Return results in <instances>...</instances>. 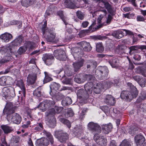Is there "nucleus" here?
<instances>
[{
	"mask_svg": "<svg viewBox=\"0 0 146 146\" xmlns=\"http://www.w3.org/2000/svg\"><path fill=\"white\" fill-rule=\"evenodd\" d=\"M4 115H7V119L9 122L19 124L21 121V118L17 113H14V109L13 104L11 102L7 103L3 111Z\"/></svg>",
	"mask_w": 146,
	"mask_h": 146,
	"instance_id": "nucleus-1",
	"label": "nucleus"
},
{
	"mask_svg": "<svg viewBox=\"0 0 146 146\" xmlns=\"http://www.w3.org/2000/svg\"><path fill=\"white\" fill-rule=\"evenodd\" d=\"M127 86L132 90V92H129L127 91H122L120 95L122 99L130 101L134 98H136L137 95V92L136 88L131 83H128Z\"/></svg>",
	"mask_w": 146,
	"mask_h": 146,
	"instance_id": "nucleus-2",
	"label": "nucleus"
},
{
	"mask_svg": "<svg viewBox=\"0 0 146 146\" xmlns=\"http://www.w3.org/2000/svg\"><path fill=\"white\" fill-rule=\"evenodd\" d=\"M46 25L44 24L42 28L43 36L47 42H55L56 35L50 30L46 27Z\"/></svg>",
	"mask_w": 146,
	"mask_h": 146,
	"instance_id": "nucleus-3",
	"label": "nucleus"
},
{
	"mask_svg": "<svg viewBox=\"0 0 146 146\" xmlns=\"http://www.w3.org/2000/svg\"><path fill=\"white\" fill-rule=\"evenodd\" d=\"M2 95L6 100H11L15 96V89L13 87L4 88L2 90Z\"/></svg>",
	"mask_w": 146,
	"mask_h": 146,
	"instance_id": "nucleus-4",
	"label": "nucleus"
},
{
	"mask_svg": "<svg viewBox=\"0 0 146 146\" xmlns=\"http://www.w3.org/2000/svg\"><path fill=\"white\" fill-rule=\"evenodd\" d=\"M54 135L61 143L66 142L68 139V135L66 133H64L62 130L55 131Z\"/></svg>",
	"mask_w": 146,
	"mask_h": 146,
	"instance_id": "nucleus-5",
	"label": "nucleus"
},
{
	"mask_svg": "<svg viewBox=\"0 0 146 146\" xmlns=\"http://www.w3.org/2000/svg\"><path fill=\"white\" fill-rule=\"evenodd\" d=\"M88 129L92 132L95 133H100L101 132V127L97 123L91 122H89L88 125Z\"/></svg>",
	"mask_w": 146,
	"mask_h": 146,
	"instance_id": "nucleus-6",
	"label": "nucleus"
},
{
	"mask_svg": "<svg viewBox=\"0 0 146 146\" xmlns=\"http://www.w3.org/2000/svg\"><path fill=\"white\" fill-rule=\"evenodd\" d=\"M63 108L60 107L55 106L54 108H52L48 110L46 113V115L49 117L51 115H55L56 113L58 114L60 113L63 110Z\"/></svg>",
	"mask_w": 146,
	"mask_h": 146,
	"instance_id": "nucleus-7",
	"label": "nucleus"
},
{
	"mask_svg": "<svg viewBox=\"0 0 146 146\" xmlns=\"http://www.w3.org/2000/svg\"><path fill=\"white\" fill-rule=\"evenodd\" d=\"M40 74L39 70L37 68L36 70V73H33L32 74L29 75L27 77V82L28 84H34L36 79L37 75Z\"/></svg>",
	"mask_w": 146,
	"mask_h": 146,
	"instance_id": "nucleus-8",
	"label": "nucleus"
},
{
	"mask_svg": "<svg viewBox=\"0 0 146 146\" xmlns=\"http://www.w3.org/2000/svg\"><path fill=\"white\" fill-rule=\"evenodd\" d=\"M42 59L46 65L49 66L51 65L53 62L54 57L50 54H45L43 55Z\"/></svg>",
	"mask_w": 146,
	"mask_h": 146,
	"instance_id": "nucleus-9",
	"label": "nucleus"
},
{
	"mask_svg": "<svg viewBox=\"0 0 146 146\" xmlns=\"http://www.w3.org/2000/svg\"><path fill=\"white\" fill-rule=\"evenodd\" d=\"M54 54L56 58L60 60H64L66 58L65 52L61 49L55 50Z\"/></svg>",
	"mask_w": 146,
	"mask_h": 146,
	"instance_id": "nucleus-10",
	"label": "nucleus"
},
{
	"mask_svg": "<svg viewBox=\"0 0 146 146\" xmlns=\"http://www.w3.org/2000/svg\"><path fill=\"white\" fill-rule=\"evenodd\" d=\"M13 37L12 35L7 32H5L0 35V39L2 41L6 42L10 41Z\"/></svg>",
	"mask_w": 146,
	"mask_h": 146,
	"instance_id": "nucleus-11",
	"label": "nucleus"
},
{
	"mask_svg": "<svg viewBox=\"0 0 146 146\" xmlns=\"http://www.w3.org/2000/svg\"><path fill=\"white\" fill-rule=\"evenodd\" d=\"M104 102L108 105H114L115 103V100L114 98L111 95H107L104 99Z\"/></svg>",
	"mask_w": 146,
	"mask_h": 146,
	"instance_id": "nucleus-12",
	"label": "nucleus"
},
{
	"mask_svg": "<svg viewBox=\"0 0 146 146\" xmlns=\"http://www.w3.org/2000/svg\"><path fill=\"white\" fill-rule=\"evenodd\" d=\"M50 87L51 90L50 94L51 96H53L55 94L56 91L58 90L60 85L56 82H52Z\"/></svg>",
	"mask_w": 146,
	"mask_h": 146,
	"instance_id": "nucleus-13",
	"label": "nucleus"
},
{
	"mask_svg": "<svg viewBox=\"0 0 146 146\" xmlns=\"http://www.w3.org/2000/svg\"><path fill=\"white\" fill-rule=\"evenodd\" d=\"M46 115L47 117V124L50 127L54 128L56 125V119L54 116L51 115L50 116L48 117Z\"/></svg>",
	"mask_w": 146,
	"mask_h": 146,
	"instance_id": "nucleus-14",
	"label": "nucleus"
},
{
	"mask_svg": "<svg viewBox=\"0 0 146 146\" xmlns=\"http://www.w3.org/2000/svg\"><path fill=\"white\" fill-rule=\"evenodd\" d=\"M17 85L21 90L19 91V93L20 94H23V96L25 97L26 94V89L23 81L22 80L17 81Z\"/></svg>",
	"mask_w": 146,
	"mask_h": 146,
	"instance_id": "nucleus-15",
	"label": "nucleus"
},
{
	"mask_svg": "<svg viewBox=\"0 0 146 146\" xmlns=\"http://www.w3.org/2000/svg\"><path fill=\"white\" fill-rule=\"evenodd\" d=\"M78 44L82 47L85 51H90L92 49V47L89 42L82 41L79 42Z\"/></svg>",
	"mask_w": 146,
	"mask_h": 146,
	"instance_id": "nucleus-16",
	"label": "nucleus"
},
{
	"mask_svg": "<svg viewBox=\"0 0 146 146\" xmlns=\"http://www.w3.org/2000/svg\"><path fill=\"white\" fill-rule=\"evenodd\" d=\"M23 38L21 36H19L13 40L9 45L10 47H14L19 46L21 44Z\"/></svg>",
	"mask_w": 146,
	"mask_h": 146,
	"instance_id": "nucleus-17",
	"label": "nucleus"
},
{
	"mask_svg": "<svg viewBox=\"0 0 146 146\" xmlns=\"http://www.w3.org/2000/svg\"><path fill=\"white\" fill-rule=\"evenodd\" d=\"M134 139L135 142L137 145L142 144L145 141V138L141 134L136 135Z\"/></svg>",
	"mask_w": 146,
	"mask_h": 146,
	"instance_id": "nucleus-18",
	"label": "nucleus"
},
{
	"mask_svg": "<svg viewBox=\"0 0 146 146\" xmlns=\"http://www.w3.org/2000/svg\"><path fill=\"white\" fill-rule=\"evenodd\" d=\"M64 4L67 7L70 9H74L76 7V3L73 0H65Z\"/></svg>",
	"mask_w": 146,
	"mask_h": 146,
	"instance_id": "nucleus-19",
	"label": "nucleus"
},
{
	"mask_svg": "<svg viewBox=\"0 0 146 146\" xmlns=\"http://www.w3.org/2000/svg\"><path fill=\"white\" fill-rule=\"evenodd\" d=\"M84 60L82 59L80 61L73 64L74 71L77 72L82 67L83 64Z\"/></svg>",
	"mask_w": 146,
	"mask_h": 146,
	"instance_id": "nucleus-20",
	"label": "nucleus"
},
{
	"mask_svg": "<svg viewBox=\"0 0 146 146\" xmlns=\"http://www.w3.org/2000/svg\"><path fill=\"white\" fill-rule=\"evenodd\" d=\"M93 86L92 82H89L84 85V88L86 92H87L88 94H90L92 93V90H93Z\"/></svg>",
	"mask_w": 146,
	"mask_h": 146,
	"instance_id": "nucleus-21",
	"label": "nucleus"
},
{
	"mask_svg": "<svg viewBox=\"0 0 146 146\" xmlns=\"http://www.w3.org/2000/svg\"><path fill=\"white\" fill-rule=\"evenodd\" d=\"M112 127L111 124L104 125L102 127L103 132L105 134H108L111 131Z\"/></svg>",
	"mask_w": 146,
	"mask_h": 146,
	"instance_id": "nucleus-22",
	"label": "nucleus"
},
{
	"mask_svg": "<svg viewBox=\"0 0 146 146\" xmlns=\"http://www.w3.org/2000/svg\"><path fill=\"white\" fill-rule=\"evenodd\" d=\"M103 88L102 84L101 83H97L94 84L93 88L94 92L96 94H99Z\"/></svg>",
	"mask_w": 146,
	"mask_h": 146,
	"instance_id": "nucleus-23",
	"label": "nucleus"
},
{
	"mask_svg": "<svg viewBox=\"0 0 146 146\" xmlns=\"http://www.w3.org/2000/svg\"><path fill=\"white\" fill-rule=\"evenodd\" d=\"M37 143L40 146H47L49 144L48 139L45 137L42 138L37 141Z\"/></svg>",
	"mask_w": 146,
	"mask_h": 146,
	"instance_id": "nucleus-24",
	"label": "nucleus"
},
{
	"mask_svg": "<svg viewBox=\"0 0 146 146\" xmlns=\"http://www.w3.org/2000/svg\"><path fill=\"white\" fill-rule=\"evenodd\" d=\"M43 133L44 135L47 137L46 138L48 139L49 142H50L51 144H53L54 143V140L52 135L50 133L45 130H43Z\"/></svg>",
	"mask_w": 146,
	"mask_h": 146,
	"instance_id": "nucleus-25",
	"label": "nucleus"
},
{
	"mask_svg": "<svg viewBox=\"0 0 146 146\" xmlns=\"http://www.w3.org/2000/svg\"><path fill=\"white\" fill-rule=\"evenodd\" d=\"M109 63L113 68L118 67L119 64L118 59L115 58H113L109 61Z\"/></svg>",
	"mask_w": 146,
	"mask_h": 146,
	"instance_id": "nucleus-26",
	"label": "nucleus"
},
{
	"mask_svg": "<svg viewBox=\"0 0 146 146\" xmlns=\"http://www.w3.org/2000/svg\"><path fill=\"white\" fill-rule=\"evenodd\" d=\"M1 127L5 134L10 133L13 130L11 127H9L7 125H2Z\"/></svg>",
	"mask_w": 146,
	"mask_h": 146,
	"instance_id": "nucleus-27",
	"label": "nucleus"
},
{
	"mask_svg": "<svg viewBox=\"0 0 146 146\" xmlns=\"http://www.w3.org/2000/svg\"><path fill=\"white\" fill-rule=\"evenodd\" d=\"M102 70V79H106L108 73V70L106 67H102L101 68Z\"/></svg>",
	"mask_w": 146,
	"mask_h": 146,
	"instance_id": "nucleus-28",
	"label": "nucleus"
},
{
	"mask_svg": "<svg viewBox=\"0 0 146 146\" xmlns=\"http://www.w3.org/2000/svg\"><path fill=\"white\" fill-rule=\"evenodd\" d=\"M11 78L9 77L4 76L0 78V85L2 86H5L8 84V80Z\"/></svg>",
	"mask_w": 146,
	"mask_h": 146,
	"instance_id": "nucleus-29",
	"label": "nucleus"
},
{
	"mask_svg": "<svg viewBox=\"0 0 146 146\" xmlns=\"http://www.w3.org/2000/svg\"><path fill=\"white\" fill-rule=\"evenodd\" d=\"M74 130L75 134L80 136L81 135L83 132L82 127L81 126H76L74 127Z\"/></svg>",
	"mask_w": 146,
	"mask_h": 146,
	"instance_id": "nucleus-30",
	"label": "nucleus"
},
{
	"mask_svg": "<svg viewBox=\"0 0 146 146\" xmlns=\"http://www.w3.org/2000/svg\"><path fill=\"white\" fill-rule=\"evenodd\" d=\"M35 3V0H22V5L26 7Z\"/></svg>",
	"mask_w": 146,
	"mask_h": 146,
	"instance_id": "nucleus-31",
	"label": "nucleus"
},
{
	"mask_svg": "<svg viewBox=\"0 0 146 146\" xmlns=\"http://www.w3.org/2000/svg\"><path fill=\"white\" fill-rule=\"evenodd\" d=\"M112 35L116 38H120L123 36V32L120 30L114 31L112 33Z\"/></svg>",
	"mask_w": 146,
	"mask_h": 146,
	"instance_id": "nucleus-32",
	"label": "nucleus"
},
{
	"mask_svg": "<svg viewBox=\"0 0 146 146\" xmlns=\"http://www.w3.org/2000/svg\"><path fill=\"white\" fill-rule=\"evenodd\" d=\"M85 79L84 78V76L81 74L79 76V77L78 76L75 77L74 78V81L78 83L81 84L85 82Z\"/></svg>",
	"mask_w": 146,
	"mask_h": 146,
	"instance_id": "nucleus-33",
	"label": "nucleus"
},
{
	"mask_svg": "<svg viewBox=\"0 0 146 146\" xmlns=\"http://www.w3.org/2000/svg\"><path fill=\"white\" fill-rule=\"evenodd\" d=\"M72 102V100L70 98L67 97L63 100L62 101V104L64 106L71 104Z\"/></svg>",
	"mask_w": 146,
	"mask_h": 146,
	"instance_id": "nucleus-34",
	"label": "nucleus"
},
{
	"mask_svg": "<svg viewBox=\"0 0 146 146\" xmlns=\"http://www.w3.org/2000/svg\"><path fill=\"white\" fill-rule=\"evenodd\" d=\"M96 50L98 52L102 53L104 50V48L101 42L96 43Z\"/></svg>",
	"mask_w": 146,
	"mask_h": 146,
	"instance_id": "nucleus-35",
	"label": "nucleus"
},
{
	"mask_svg": "<svg viewBox=\"0 0 146 146\" xmlns=\"http://www.w3.org/2000/svg\"><path fill=\"white\" fill-rule=\"evenodd\" d=\"M59 120L64 124L66 125L67 127L70 128L71 127V123L68 120L64 119L63 117H60L59 119Z\"/></svg>",
	"mask_w": 146,
	"mask_h": 146,
	"instance_id": "nucleus-36",
	"label": "nucleus"
},
{
	"mask_svg": "<svg viewBox=\"0 0 146 146\" xmlns=\"http://www.w3.org/2000/svg\"><path fill=\"white\" fill-rule=\"evenodd\" d=\"M102 67H99L98 69L96 70L95 72L96 76L99 80L102 79Z\"/></svg>",
	"mask_w": 146,
	"mask_h": 146,
	"instance_id": "nucleus-37",
	"label": "nucleus"
},
{
	"mask_svg": "<svg viewBox=\"0 0 146 146\" xmlns=\"http://www.w3.org/2000/svg\"><path fill=\"white\" fill-rule=\"evenodd\" d=\"M44 73L45 75V77L44 80V83H46L52 80L51 77V75L48 73L45 72Z\"/></svg>",
	"mask_w": 146,
	"mask_h": 146,
	"instance_id": "nucleus-38",
	"label": "nucleus"
},
{
	"mask_svg": "<svg viewBox=\"0 0 146 146\" xmlns=\"http://www.w3.org/2000/svg\"><path fill=\"white\" fill-rule=\"evenodd\" d=\"M106 8L108 12L110 13H111L113 10L111 6L107 2H102Z\"/></svg>",
	"mask_w": 146,
	"mask_h": 146,
	"instance_id": "nucleus-39",
	"label": "nucleus"
},
{
	"mask_svg": "<svg viewBox=\"0 0 146 146\" xmlns=\"http://www.w3.org/2000/svg\"><path fill=\"white\" fill-rule=\"evenodd\" d=\"M98 143H99V144L101 145L105 146L107 144V140L104 137L101 136Z\"/></svg>",
	"mask_w": 146,
	"mask_h": 146,
	"instance_id": "nucleus-40",
	"label": "nucleus"
},
{
	"mask_svg": "<svg viewBox=\"0 0 146 146\" xmlns=\"http://www.w3.org/2000/svg\"><path fill=\"white\" fill-rule=\"evenodd\" d=\"M76 52L73 54V56L76 60H78L81 56L80 53L79 52V50H80V48H75Z\"/></svg>",
	"mask_w": 146,
	"mask_h": 146,
	"instance_id": "nucleus-41",
	"label": "nucleus"
},
{
	"mask_svg": "<svg viewBox=\"0 0 146 146\" xmlns=\"http://www.w3.org/2000/svg\"><path fill=\"white\" fill-rule=\"evenodd\" d=\"M46 107L48 108L50 107L53 106L55 104L54 101L52 100H46L44 101Z\"/></svg>",
	"mask_w": 146,
	"mask_h": 146,
	"instance_id": "nucleus-42",
	"label": "nucleus"
},
{
	"mask_svg": "<svg viewBox=\"0 0 146 146\" xmlns=\"http://www.w3.org/2000/svg\"><path fill=\"white\" fill-rule=\"evenodd\" d=\"M139 48V47L135 45L131 46L129 48V53L131 55L136 52L138 49Z\"/></svg>",
	"mask_w": 146,
	"mask_h": 146,
	"instance_id": "nucleus-43",
	"label": "nucleus"
},
{
	"mask_svg": "<svg viewBox=\"0 0 146 146\" xmlns=\"http://www.w3.org/2000/svg\"><path fill=\"white\" fill-rule=\"evenodd\" d=\"M66 112L65 115L67 117H71L74 115V112L71 108H68L66 109Z\"/></svg>",
	"mask_w": 146,
	"mask_h": 146,
	"instance_id": "nucleus-44",
	"label": "nucleus"
},
{
	"mask_svg": "<svg viewBox=\"0 0 146 146\" xmlns=\"http://www.w3.org/2000/svg\"><path fill=\"white\" fill-rule=\"evenodd\" d=\"M88 63L89 64L87 65V68H89L91 67L95 68L97 66L96 62L94 61H88Z\"/></svg>",
	"mask_w": 146,
	"mask_h": 146,
	"instance_id": "nucleus-45",
	"label": "nucleus"
},
{
	"mask_svg": "<svg viewBox=\"0 0 146 146\" xmlns=\"http://www.w3.org/2000/svg\"><path fill=\"white\" fill-rule=\"evenodd\" d=\"M86 92L83 89H80L77 91V94L78 97L80 98L82 96H84L85 93H86Z\"/></svg>",
	"mask_w": 146,
	"mask_h": 146,
	"instance_id": "nucleus-46",
	"label": "nucleus"
},
{
	"mask_svg": "<svg viewBox=\"0 0 146 146\" xmlns=\"http://www.w3.org/2000/svg\"><path fill=\"white\" fill-rule=\"evenodd\" d=\"M20 138L18 136L14 137L12 139L13 146H17L19 145Z\"/></svg>",
	"mask_w": 146,
	"mask_h": 146,
	"instance_id": "nucleus-47",
	"label": "nucleus"
},
{
	"mask_svg": "<svg viewBox=\"0 0 146 146\" xmlns=\"http://www.w3.org/2000/svg\"><path fill=\"white\" fill-rule=\"evenodd\" d=\"M76 14L77 16L79 19L80 20H83L84 19L85 16L84 13L80 11H77Z\"/></svg>",
	"mask_w": 146,
	"mask_h": 146,
	"instance_id": "nucleus-48",
	"label": "nucleus"
},
{
	"mask_svg": "<svg viewBox=\"0 0 146 146\" xmlns=\"http://www.w3.org/2000/svg\"><path fill=\"white\" fill-rule=\"evenodd\" d=\"M41 87H39L36 89L34 91L33 94L34 96L39 97L41 95Z\"/></svg>",
	"mask_w": 146,
	"mask_h": 146,
	"instance_id": "nucleus-49",
	"label": "nucleus"
},
{
	"mask_svg": "<svg viewBox=\"0 0 146 146\" xmlns=\"http://www.w3.org/2000/svg\"><path fill=\"white\" fill-rule=\"evenodd\" d=\"M138 83L141 87H144L145 86L146 84L145 79L141 76L140 79Z\"/></svg>",
	"mask_w": 146,
	"mask_h": 146,
	"instance_id": "nucleus-50",
	"label": "nucleus"
},
{
	"mask_svg": "<svg viewBox=\"0 0 146 146\" xmlns=\"http://www.w3.org/2000/svg\"><path fill=\"white\" fill-rule=\"evenodd\" d=\"M27 49V47L25 46H21L18 50V53L20 55L26 52Z\"/></svg>",
	"mask_w": 146,
	"mask_h": 146,
	"instance_id": "nucleus-51",
	"label": "nucleus"
},
{
	"mask_svg": "<svg viewBox=\"0 0 146 146\" xmlns=\"http://www.w3.org/2000/svg\"><path fill=\"white\" fill-rule=\"evenodd\" d=\"M52 96V99L53 101H54L55 100L58 101L61 100L62 98L61 96H60V94L59 93H57V94L55 93V94L53 96Z\"/></svg>",
	"mask_w": 146,
	"mask_h": 146,
	"instance_id": "nucleus-52",
	"label": "nucleus"
},
{
	"mask_svg": "<svg viewBox=\"0 0 146 146\" xmlns=\"http://www.w3.org/2000/svg\"><path fill=\"white\" fill-rule=\"evenodd\" d=\"M103 17V16H102V15H100L98 17L97 19L98 23L99 24V25L97 27L98 28H100L103 26V24L104 23V22H102V21Z\"/></svg>",
	"mask_w": 146,
	"mask_h": 146,
	"instance_id": "nucleus-53",
	"label": "nucleus"
},
{
	"mask_svg": "<svg viewBox=\"0 0 146 146\" xmlns=\"http://www.w3.org/2000/svg\"><path fill=\"white\" fill-rule=\"evenodd\" d=\"M84 76V79H86L85 80H88V81H91L90 82H92L94 78V77L91 75L86 74Z\"/></svg>",
	"mask_w": 146,
	"mask_h": 146,
	"instance_id": "nucleus-54",
	"label": "nucleus"
},
{
	"mask_svg": "<svg viewBox=\"0 0 146 146\" xmlns=\"http://www.w3.org/2000/svg\"><path fill=\"white\" fill-rule=\"evenodd\" d=\"M38 108H40V110H42V111H44L46 110L47 108L46 107V105L44 102L40 103L38 105Z\"/></svg>",
	"mask_w": 146,
	"mask_h": 146,
	"instance_id": "nucleus-55",
	"label": "nucleus"
},
{
	"mask_svg": "<svg viewBox=\"0 0 146 146\" xmlns=\"http://www.w3.org/2000/svg\"><path fill=\"white\" fill-rule=\"evenodd\" d=\"M112 17L110 15H108V17L107 18V20L106 22L104 23L103 24V25H107L109 24L112 19Z\"/></svg>",
	"mask_w": 146,
	"mask_h": 146,
	"instance_id": "nucleus-56",
	"label": "nucleus"
},
{
	"mask_svg": "<svg viewBox=\"0 0 146 146\" xmlns=\"http://www.w3.org/2000/svg\"><path fill=\"white\" fill-rule=\"evenodd\" d=\"M43 129V126L42 124L41 123H39L37 126L35 127L34 130L36 131H40L42 130Z\"/></svg>",
	"mask_w": 146,
	"mask_h": 146,
	"instance_id": "nucleus-57",
	"label": "nucleus"
},
{
	"mask_svg": "<svg viewBox=\"0 0 146 146\" xmlns=\"http://www.w3.org/2000/svg\"><path fill=\"white\" fill-rule=\"evenodd\" d=\"M120 146H131L130 143L126 140H124L120 144Z\"/></svg>",
	"mask_w": 146,
	"mask_h": 146,
	"instance_id": "nucleus-58",
	"label": "nucleus"
},
{
	"mask_svg": "<svg viewBox=\"0 0 146 146\" xmlns=\"http://www.w3.org/2000/svg\"><path fill=\"white\" fill-rule=\"evenodd\" d=\"M113 84V83L111 82H107L104 84L103 88L104 89H105L110 88L112 86Z\"/></svg>",
	"mask_w": 146,
	"mask_h": 146,
	"instance_id": "nucleus-59",
	"label": "nucleus"
},
{
	"mask_svg": "<svg viewBox=\"0 0 146 146\" xmlns=\"http://www.w3.org/2000/svg\"><path fill=\"white\" fill-rule=\"evenodd\" d=\"M62 83L66 84H71L72 80L70 79L66 78L62 81Z\"/></svg>",
	"mask_w": 146,
	"mask_h": 146,
	"instance_id": "nucleus-60",
	"label": "nucleus"
},
{
	"mask_svg": "<svg viewBox=\"0 0 146 146\" xmlns=\"http://www.w3.org/2000/svg\"><path fill=\"white\" fill-rule=\"evenodd\" d=\"M10 23L12 25H19V27H20L22 24V22L21 21L13 20Z\"/></svg>",
	"mask_w": 146,
	"mask_h": 146,
	"instance_id": "nucleus-61",
	"label": "nucleus"
},
{
	"mask_svg": "<svg viewBox=\"0 0 146 146\" xmlns=\"http://www.w3.org/2000/svg\"><path fill=\"white\" fill-rule=\"evenodd\" d=\"M140 98L139 100H140L139 102L142 100L146 98V94L144 92H142L139 96Z\"/></svg>",
	"mask_w": 146,
	"mask_h": 146,
	"instance_id": "nucleus-62",
	"label": "nucleus"
},
{
	"mask_svg": "<svg viewBox=\"0 0 146 146\" xmlns=\"http://www.w3.org/2000/svg\"><path fill=\"white\" fill-rule=\"evenodd\" d=\"M95 134L94 135V140L97 143H98V141H99L100 140V139L101 137V136H99L98 135L99 133H95Z\"/></svg>",
	"mask_w": 146,
	"mask_h": 146,
	"instance_id": "nucleus-63",
	"label": "nucleus"
},
{
	"mask_svg": "<svg viewBox=\"0 0 146 146\" xmlns=\"http://www.w3.org/2000/svg\"><path fill=\"white\" fill-rule=\"evenodd\" d=\"M61 19H62V21L66 25L68 24L69 19L67 17L64 16Z\"/></svg>",
	"mask_w": 146,
	"mask_h": 146,
	"instance_id": "nucleus-64",
	"label": "nucleus"
}]
</instances>
